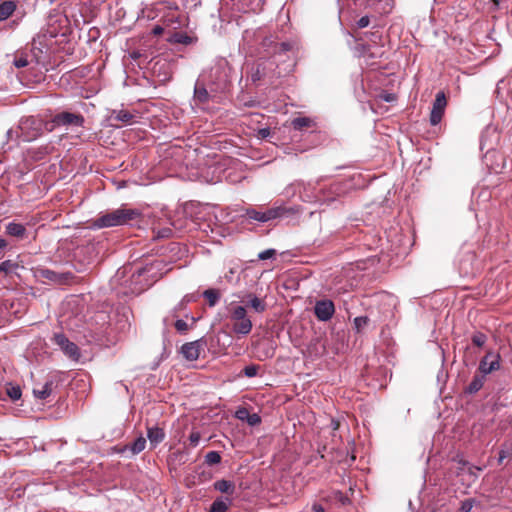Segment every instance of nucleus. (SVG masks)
Here are the masks:
<instances>
[{
	"instance_id": "nucleus-46",
	"label": "nucleus",
	"mask_w": 512,
	"mask_h": 512,
	"mask_svg": "<svg viewBox=\"0 0 512 512\" xmlns=\"http://www.w3.org/2000/svg\"><path fill=\"white\" fill-rule=\"evenodd\" d=\"M249 415V412L247 409L245 408H242V409H239L237 412H236V416L238 419L240 420H244L246 419L247 420V417Z\"/></svg>"
},
{
	"instance_id": "nucleus-50",
	"label": "nucleus",
	"mask_w": 512,
	"mask_h": 512,
	"mask_svg": "<svg viewBox=\"0 0 512 512\" xmlns=\"http://www.w3.org/2000/svg\"><path fill=\"white\" fill-rule=\"evenodd\" d=\"M472 508V505L468 502V501H465L463 504H462V507H461V510L463 512H470Z\"/></svg>"
},
{
	"instance_id": "nucleus-14",
	"label": "nucleus",
	"mask_w": 512,
	"mask_h": 512,
	"mask_svg": "<svg viewBox=\"0 0 512 512\" xmlns=\"http://www.w3.org/2000/svg\"><path fill=\"white\" fill-rule=\"evenodd\" d=\"M147 437L150 441V445L152 447H156L165 438L164 429L160 428L158 426L148 427L147 428Z\"/></svg>"
},
{
	"instance_id": "nucleus-3",
	"label": "nucleus",
	"mask_w": 512,
	"mask_h": 512,
	"mask_svg": "<svg viewBox=\"0 0 512 512\" xmlns=\"http://www.w3.org/2000/svg\"><path fill=\"white\" fill-rule=\"evenodd\" d=\"M250 78L253 83L267 81L274 84L281 77L276 62L270 57L259 58L250 69Z\"/></svg>"
},
{
	"instance_id": "nucleus-24",
	"label": "nucleus",
	"mask_w": 512,
	"mask_h": 512,
	"mask_svg": "<svg viewBox=\"0 0 512 512\" xmlns=\"http://www.w3.org/2000/svg\"><path fill=\"white\" fill-rule=\"evenodd\" d=\"M194 99L199 103H206L209 99V93L204 85L196 84L194 89Z\"/></svg>"
},
{
	"instance_id": "nucleus-54",
	"label": "nucleus",
	"mask_w": 512,
	"mask_h": 512,
	"mask_svg": "<svg viewBox=\"0 0 512 512\" xmlns=\"http://www.w3.org/2000/svg\"><path fill=\"white\" fill-rule=\"evenodd\" d=\"M492 2L496 7L499 5V0H492Z\"/></svg>"
},
{
	"instance_id": "nucleus-10",
	"label": "nucleus",
	"mask_w": 512,
	"mask_h": 512,
	"mask_svg": "<svg viewBox=\"0 0 512 512\" xmlns=\"http://www.w3.org/2000/svg\"><path fill=\"white\" fill-rule=\"evenodd\" d=\"M500 356L497 353L488 352L480 361L478 371L484 376L500 368Z\"/></svg>"
},
{
	"instance_id": "nucleus-15",
	"label": "nucleus",
	"mask_w": 512,
	"mask_h": 512,
	"mask_svg": "<svg viewBox=\"0 0 512 512\" xmlns=\"http://www.w3.org/2000/svg\"><path fill=\"white\" fill-rule=\"evenodd\" d=\"M135 115L127 110H113L110 115V121L122 122L124 124H132L134 122Z\"/></svg>"
},
{
	"instance_id": "nucleus-43",
	"label": "nucleus",
	"mask_w": 512,
	"mask_h": 512,
	"mask_svg": "<svg viewBox=\"0 0 512 512\" xmlns=\"http://www.w3.org/2000/svg\"><path fill=\"white\" fill-rule=\"evenodd\" d=\"M247 422H248L249 425L255 426V425H258L261 422V418L256 413L249 414L248 417H247Z\"/></svg>"
},
{
	"instance_id": "nucleus-4",
	"label": "nucleus",
	"mask_w": 512,
	"mask_h": 512,
	"mask_svg": "<svg viewBox=\"0 0 512 512\" xmlns=\"http://www.w3.org/2000/svg\"><path fill=\"white\" fill-rule=\"evenodd\" d=\"M228 319L231 324L232 331L235 334L247 335L251 332L253 324L247 316L245 307L240 305H231L228 308Z\"/></svg>"
},
{
	"instance_id": "nucleus-9",
	"label": "nucleus",
	"mask_w": 512,
	"mask_h": 512,
	"mask_svg": "<svg viewBox=\"0 0 512 512\" xmlns=\"http://www.w3.org/2000/svg\"><path fill=\"white\" fill-rule=\"evenodd\" d=\"M446 106V95L443 91H440L436 94V98L433 102L432 110L430 113V123L432 125L435 126L441 122Z\"/></svg>"
},
{
	"instance_id": "nucleus-33",
	"label": "nucleus",
	"mask_w": 512,
	"mask_h": 512,
	"mask_svg": "<svg viewBox=\"0 0 512 512\" xmlns=\"http://www.w3.org/2000/svg\"><path fill=\"white\" fill-rule=\"evenodd\" d=\"M246 215L251 220L265 222V216L262 211H257L255 209H248L246 212Z\"/></svg>"
},
{
	"instance_id": "nucleus-25",
	"label": "nucleus",
	"mask_w": 512,
	"mask_h": 512,
	"mask_svg": "<svg viewBox=\"0 0 512 512\" xmlns=\"http://www.w3.org/2000/svg\"><path fill=\"white\" fill-rule=\"evenodd\" d=\"M170 42L189 45L193 42V38L186 33L176 32L171 36Z\"/></svg>"
},
{
	"instance_id": "nucleus-28",
	"label": "nucleus",
	"mask_w": 512,
	"mask_h": 512,
	"mask_svg": "<svg viewBox=\"0 0 512 512\" xmlns=\"http://www.w3.org/2000/svg\"><path fill=\"white\" fill-rule=\"evenodd\" d=\"M228 507H229V504L226 501H224L221 498H218L212 503L209 511L210 512H226L228 510Z\"/></svg>"
},
{
	"instance_id": "nucleus-41",
	"label": "nucleus",
	"mask_w": 512,
	"mask_h": 512,
	"mask_svg": "<svg viewBox=\"0 0 512 512\" xmlns=\"http://www.w3.org/2000/svg\"><path fill=\"white\" fill-rule=\"evenodd\" d=\"M29 64L28 62V59L26 56H18L14 59V65L17 67V68H23V67H26L27 65Z\"/></svg>"
},
{
	"instance_id": "nucleus-52",
	"label": "nucleus",
	"mask_w": 512,
	"mask_h": 512,
	"mask_svg": "<svg viewBox=\"0 0 512 512\" xmlns=\"http://www.w3.org/2000/svg\"><path fill=\"white\" fill-rule=\"evenodd\" d=\"M7 246V241L3 238H0V250L4 249Z\"/></svg>"
},
{
	"instance_id": "nucleus-51",
	"label": "nucleus",
	"mask_w": 512,
	"mask_h": 512,
	"mask_svg": "<svg viewBox=\"0 0 512 512\" xmlns=\"http://www.w3.org/2000/svg\"><path fill=\"white\" fill-rule=\"evenodd\" d=\"M383 99L387 102H391L395 99V95L394 94H385L383 96Z\"/></svg>"
},
{
	"instance_id": "nucleus-36",
	"label": "nucleus",
	"mask_w": 512,
	"mask_h": 512,
	"mask_svg": "<svg viewBox=\"0 0 512 512\" xmlns=\"http://www.w3.org/2000/svg\"><path fill=\"white\" fill-rule=\"evenodd\" d=\"M201 439V434L199 431L193 430L189 435V445L191 447H196L199 444V441Z\"/></svg>"
},
{
	"instance_id": "nucleus-32",
	"label": "nucleus",
	"mask_w": 512,
	"mask_h": 512,
	"mask_svg": "<svg viewBox=\"0 0 512 512\" xmlns=\"http://www.w3.org/2000/svg\"><path fill=\"white\" fill-rule=\"evenodd\" d=\"M369 318L367 316H359L354 319V326L358 333H360L363 328H365L369 323Z\"/></svg>"
},
{
	"instance_id": "nucleus-20",
	"label": "nucleus",
	"mask_w": 512,
	"mask_h": 512,
	"mask_svg": "<svg viewBox=\"0 0 512 512\" xmlns=\"http://www.w3.org/2000/svg\"><path fill=\"white\" fill-rule=\"evenodd\" d=\"M214 488L221 493L232 495L235 491V484L232 481L222 479L214 483Z\"/></svg>"
},
{
	"instance_id": "nucleus-27",
	"label": "nucleus",
	"mask_w": 512,
	"mask_h": 512,
	"mask_svg": "<svg viewBox=\"0 0 512 512\" xmlns=\"http://www.w3.org/2000/svg\"><path fill=\"white\" fill-rule=\"evenodd\" d=\"M6 393L13 401L19 400L22 395L20 387L11 383L7 385Z\"/></svg>"
},
{
	"instance_id": "nucleus-39",
	"label": "nucleus",
	"mask_w": 512,
	"mask_h": 512,
	"mask_svg": "<svg viewBox=\"0 0 512 512\" xmlns=\"http://www.w3.org/2000/svg\"><path fill=\"white\" fill-rule=\"evenodd\" d=\"M154 238H169L172 235V230L170 228L159 229L158 231H154Z\"/></svg>"
},
{
	"instance_id": "nucleus-22",
	"label": "nucleus",
	"mask_w": 512,
	"mask_h": 512,
	"mask_svg": "<svg viewBox=\"0 0 512 512\" xmlns=\"http://www.w3.org/2000/svg\"><path fill=\"white\" fill-rule=\"evenodd\" d=\"M52 388H53V381H47L40 388H34L33 393H34L35 397H37L41 400H44L51 395Z\"/></svg>"
},
{
	"instance_id": "nucleus-1",
	"label": "nucleus",
	"mask_w": 512,
	"mask_h": 512,
	"mask_svg": "<svg viewBox=\"0 0 512 512\" xmlns=\"http://www.w3.org/2000/svg\"><path fill=\"white\" fill-rule=\"evenodd\" d=\"M47 126L48 121L37 116H29L20 121L18 130L15 131V134L23 141L31 142L47 131ZM13 134V130H8L7 135L9 139H12Z\"/></svg>"
},
{
	"instance_id": "nucleus-40",
	"label": "nucleus",
	"mask_w": 512,
	"mask_h": 512,
	"mask_svg": "<svg viewBox=\"0 0 512 512\" xmlns=\"http://www.w3.org/2000/svg\"><path fill=\"white\" fill-rule=\"evenodd\" d=\"M275 255H276L275 249H267L265 251L260 252L258 254V258L260 260H267V259L273 258Z\"/></svg>"
},
{
	"instance_id": "nucleus-29",
	"label": "nucleus",
	"mask_w": 512,
	"mask_h": 512,
	"mask_svg": "<svg viewBox=\"0 0 512 512\" xmlns=\"http://www.w3.org/2000/svg\"><path fill=\"white\" fill-rule=\"evenodd\" d=\"M19 267L18 263L11 260H5L0 263V272L9 274Z\"/></svg>"
},
{
	"instance_id": "nucleus-5",
	"label": "nucleus",
	"mask_w": 512,
	"mask_h": 512,
	"mask_svg": "<svg viewBox=\"0 0 512 512\" xmlns=\"http://www.w3.org/2000/svg\"><path fill=\"white\" fill-rule=\"evenodd\" d=\"M85 119L80 113L63 111L57 113L51 121H48L47 131L51 132L56 127H82Z\"/></svg>"
},
{
	"instance_id": "nucleus-2",
	"label": "nucleus",
	"mask_w": 512,
	"mask_h": 512,
	"mask_svg": "<svg viewBox=\"0 0 512 512\" xmlns=\"http://www.w3.org/2000/svg\"><path fill=\"white\" fill-rule=\"evenodd\" d=\"M141 212L137 209H130L121 207L116 210H112L105 214L100 215L93 221V226L95 228H108L114 226L125 225L132 220L139 218Z\"/></svg>"
},
{
	"instance_id": "nucleus-6",
	"label": "nucleus",
	"mask_w": 512,
	"mask_h": 512,
	"mask_svg": "<svg viewBox=\"0 0 512 512\" xmlns=\"http://www.w3.org/2000/svg\"><path fill=\"white\" fill-rule=\"evenodd\" d=\"M35 276L43 283L66 284L74 278L71 272L57 273L47 268L37 269Z\"/></svg>"
},
{
	"instance_id": "nucleus-7",
	"label": "nucleus",
	"mask_w": 512,
	"mask_h": 512,
	"mask_svg": "<svg viewBox=\"0 0 512 512\" xmlns=\"http://www.w3.org/2000/svg\"><path fill=\"white\" fill-rule=\"evenodd\" d=\"M53 341L56 345H58L63 353L70 358L71 360L77 362L80 359V350L79 347L71 342L64 334L56 333L53 336Z\"/></svg>"
},
{
	"instance_id": "nucleus-44",
	"label": "nucleus",
	"mask_w": 512,
	"mask_h": 512,
	"mask_svg": "<svg viewBox=\"0 0 512 512\" xmlns=\"http://www.w3.org/2000/svg\"><path fill=\"white\" fill-rule=\"evenodd\" d=\"M212 478V473L210 471L203 470L198 474V482L204 483L206 481H209Z\"/></svg>"
},
{
	"instance_id": "nucleus-21",
	"label": "nucleus",
	"mask_w": 512,
	"mask_h": 512,
	"mask_svg": "<svg viewBox=\"0 0 512 512\" xmlns=\"http://www.w3.org/2000/svg\"><path fill=\"white\" fill-rule=\"evenodd\" d=\"M291 125L295 130L302 131L312 127L314 125V121L309 117H297L292 120Z\"/></svg>"
},
{
	"instance_id": "nucleus-31",
	"label": "nucleus",
	"mask_w": 512,
	"mask_h": 512,
	"mask_svg": "<svg viewBox=\"0 0 512 512\" xmlns=\"http://www.w3.org/2000/svg\"><path fill=\"white\" fill-rule=\"evenodd\" d=\"M221 462V455L217 451H209L205 455V463L208 465H215Z\"/></svg>"
},
{
	"instance_id": "nucleus-16",
	"label": "nucleus",
	"mask_w": 512,
	"mask_h": 512,
	"mask_svg": "<svg viewBox=\"0 0 512 512\" xmlns=\"http://www.w3.org/2000/svg\"><path fill=\"white\" fill-rule=\"evenodd\" d=\"M16 2L7 0L0 4V21L7 20L16 10Z\"/></svg>"
},
{
	"instance_id": "nucleus-30",
	"label": "nucleus",
	"mask_w": 512,
	"mask_h": 512,
	"mask_svg": "<svg viewBox=\"0 0 512 512\" xmlns=\"http://www.w3.org/2000/svg\"><path fill=\"white\" fill-rule=\"evenodd\" d=\"M146 439L142 436L138 437L131 445V451L133 454H138L145 449Z\"/></svg>"
},
{
	"instance_id": "nucleus-18",
	"label": "nucleus",
	"mask_w": 512,
	"mask_h": 512,
	"mask_svg": "<svg viewBox=\"0 0 512 512\" xmlns=\"http://www.w3.org/2000/svg\"><path fill=\"white\" fill-rule=\"evenodd\" d=\"M485 376L482 373H476L470 382V384L466 388V392L469 394H474L478 392L484 385Z\"/></svg>"
},
{
	"instance_id": "nucleus-17",
	"label": "nucleus",
	"mask_w": 512,
	"mask_h": 512,
	"mask_svg": "<svg viewBox=\"0 0 512 512\" xmlns=\"http://www.w3.org/2000/svg\"><path fill=\"white\" fill-rule=\"evenodd\" d=\"M247 298V306L251 307L257 313H263L266 310L267 305L263 299L252 294L247 295Z\"/></svg>"
},
{
	"instance_id": "nucleus-47",
	"label": "nucleus",
	"mask_w": 512,
	"mask_h": 512,
	"mask_svg": "<svg viewBox=\"0 0 512 512\" xmlns=\"http://www.w3.org/2000/svg\"><path fill=\"white\" fill-rule=\"evenodd\" d=\"M271 132L269 128H262L258 130V138L265 139L270 136Z\"/></svg>"
},
{
	"instance_id": "nucleus-23",
	"label": "nucleus",
	"mask_w": 512,
	"mask_h": 512,
	"mask_svg": "<svg viewBox=\"0 0 512 512\" xmlns=\"http://www.w3.org/2000/svg\"><path fill=\"white\" fill-rule=\"evenodd\" d=\"M512 457V443L505 441L499 450L498 456V464L502 465L506 459H511Z\"/></svg>"
},
{
	"instance_id": "nucleus-35",
	"label": "nucleus",
	"mask_w": 512,
	"mask_h": 512,
	"mask_svg": "<svg viewBox=\"0 0 512 512\" xmlns=\"http://www.w3.org/2000/svg\"><path fill=\"white\" fill-rule=\"evenodd\" d=\"M260 369V366L259 365H255V364H252V365H248L246 366L244 369H243V373L246 377H254L257 375L258 371Z\"/></svg>"
},
{
	"instance_id": "nucleus-42",
	"label": "nucleus",
	"mask_w": 512,
	"mask_h": 512,
	"mask_svg": "<svg viewBox=\"0 0 512 512\" xmlns=\"http://www.w3.org/2000/svg\"><path fill=\"white\" fill-rule=\"evenodd\" d=\"M188 328V324L182 319H179L175 322V329L178 332L184 333L188 330Z\"/></svg>"
},
{
	"instance_id": "nucleus-48",
	"label": "nucleus",
	"mask_w": 512,
	"mask_h": 512,
	"mask_svg": "<svg viewBox=\"0 0 512 512\" xmlns=\"http://www.w3.org/2000/svg\"><path fill=\"white\" fill-rule=\"evenodd\" d=\"M164 32V28L160 25H156L153 27L151 33L154 35V36H160L162 35Z\"/></svg>"
},
{
	"instance_id": "nucleus-26",
	"label": "nucleus",
	"mask_w": 512,
	"mask_h": 512,
	"mask_svg": "<svg viewBox=\"0 0 512 512\" xmlns=\"http://www.w3.org/2000/svg\"><path fill=\"white\" fill-rule=\"evenodd\" d=\"M203 295L210 307L215 306L218 300L220 299V293L215 289H208L204 291Z\"/></svg>"
},
{
	"instance_id": "nucleus-49",
	"label": "nucleus",
	"mask_w": 512,
	"mask_h": 512,
	"mask_svg": "<svg viewBox=\"0 0 512 512\" xmlns=\"http://www.w3.org/2000/svg\"><path fill=\"white\" fill-rule=\"evenodd\" d=\"M312 511L313 512H325V509L321 504L315 503L312 506Z\"/></svg>"
},
{
	"instance_id": "nucleus-45",
	"label": "nucleus",
	"mask_w": 512,
	"mask_h": 512,
	"mask_svg": "<svg viewBox=\"0 0 512 512\" xmlns=\"http://www.w3.org/2000/svg\"><path fill=\"white\" fill-rule=\"evenodd\" d=\"M369 24H370V18H369L368 16H363V17H361V18L357 21V23H356L357 28H359V29L365 28V27H367Z\"/></svg>"
},
{
	"instance_id": "nucleus-34",
	"label": "nucleus",
	"mask_w": 512,
	"mask_h": 512,
	"mask_svg": "<svg viewBox=\"0 0 512 512\" xmlns=\"http://www.w3.org/2000/svg\"><path fill=\"white\" fill-rule=\"evenodd\" d=\"M486 340V335L481 332H477L472 336V343L477 347H482L485 344Z\"/></svg>"
},
{
	"instance_id": "nucleus-13",
	"label": "nucleus",
	"mask_w": 512,
	"mask_h": 512,
	"mask_svg": "<svg viewBox=\"0 0 512 512\" xmlns=\"http://www.w3.org/2000/svg\"><path fill=\"white\" fill-rule=\"evenodd\" d=\"M203 349L202 340L185 343L181 347V353L188 361H195L199 358L200 352Z\"/></svg>"
},
{
	"instance_id": "nucleus-8",
	"label": "nucleus",
	"mask_w": 512,
	"mask_h": 512,
	"mask_svg": "<svg viewBox=\"0 0 512 512\" xmlns=\"http://www.w3.org/2000/svg\"><path fill=\"white\" fill-rule=\"evenodd\" d=\"M261 47L270 58L281 53L290 51L292 45L289 42H277L276 38L272 35L266 36L262 42Z\"/></svg>"
},
{
	"instance_id": "nucleus-19",
	"label": "nucleus",
	"mask_w": 512,
	"mask_h": 512,
	"mask_svg": "<svg viewBox=\"0 0 512 512\" xmlns=\"http://www.w3.org/2000/svg\"><path fill=\"white\" fill-rule=\"evenodd\" d=\"M6 233L13 237L23 238L26 233V228L20 223L11 222L6 226Z\"/></svg>"
},
{
	"instance_id": "nucleus-12",
	"label": "nucleus",
	"mask_w": 512,
	"mask_h": 512,
	"mask_svg": "<svg viewBox=\"0 0 512 512\" xmlns=\"http://www.w3.org/2000/svg\"><path fill=\"white\" fill-rule=\"evenodd\" d=\"M299 213L298 208L296 207H285V206H276L263 211L265 216V222L270 220L280 218V217H289Z\"/></svg>"
},
{
	"instance_id": "nucleus-53",
	"label": "nucleus",
	"mask_w": 512,
	"mask_h": 512,
	"mask_svg": "<svg viewBox=\"0 0 512 512\" xmlns=\"http://www.w3.org/2000/svg\"><path fill=\"white\" fill-rule=\"evenodd\" d=\"M339 425L340 424L338 421L332 420V426L334 430H337L339 428Z\"/></svg>"
},
{
	"instance_id": "nucleus-37",
	"label": "nucleus",
	"mask_w": 512,
	"mask_h": 512,
	"mask_svg": "<svg viewBox=\"0 0 512 512\" xmlns=\"http://www.w3.org/2000/svg\"><path fill=\"white\" fill-rule=\"evenodd\" d=\"M130 57L133 60L138 61L139 65L142 64L143 62H147V60H148V57L141 51H132L130 53Z\"/></svg>"
},
{
	"instance_id": "nucleus-11",
	"label": "nucleus",
	"mask_w": 512,
	"mask_h": 512,
	"mask_svg": "<svg viewBox=\"0 0 512 512\" xmlns=\"http://www.w3.org/2000/svg\"><path fill=\"white\" fill-rule=\"evenodd\" d=\"M314 313L318 320L328 321L335 313V306L331 300L317 301L314 306Z\"/></svg>"
},
{
	"instance_id": "nucleus-38",
	"label": "nucleus",
	"mask_w": 512,
	"mask_h": 512,
	"mask_svg": "<svg viewBox=\"0 0 512 512\" xmlns=\"http://www.w3.org/2000/svg\"><path fill=\"white\" fill-rule=\"evenodd\" d=\"M163 21L167 26L172 25L174 23L181 24L179 20V15H176L174 12L165 15Z\"/></svg>"
}]
</instances>
